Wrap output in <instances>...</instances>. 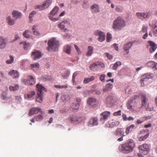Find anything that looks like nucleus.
<instances>
[{
	"label": "nucleus",
	"mask_w": 157,
	"mask_h": 157,
	"mask_svg": "<svg viewBox=\"0 0 157 157\" xmlns=\"http://www.w3.org/2000/svg\"><path fill=\"white\" fill-rule=\"evenodd\" d=\"M126 26L125 20L121 17H118L113 21L112 28L115 31L121 30Z\"/></svg>",
	"instance_id": "f257e3e1"
},
{
	"label": "nucleus",
	"mask_w": 157,
	"mask_h": 157,
	"mask_svg": "<svg viewBox=\"0 0 157 157\" xmlns=\"http://www.w3.org/2000/svg\"><path fill=\"white\" fill-rule=\"evenodd\" d=\"M135 143L132 140H128L127 142L121 145L120 149L122 153L128 154L132 151Z\"/></svg>",
	"instance_id": "f03ea898"
},
{
	"label": "nucleus",
	"mask_w": 157,
	"mask_h": 157,
	"mask_svg": "<svg viewBox=\"0 0 157 157\" xmlns=\"http://www.w3.org/2000/svg\"><path fill=\"white\" fill-rule=\"evenodd\" d=\"M48 46L46 49L49 51H57L59 46V42L56 38H52L49 39L48 42Z\"/></svg>",
	"instance_id": "7ed1b4c3"
},
{
	"label": "nucleus",
	"mask_w": 157,
	"mask_h": 157,
	"mask_svg": "<svg viewBox=\"0 0 157 157\" xmlns=\"http://www.w3.org/2000/svg\"><path fill=\"white\" fill-rule=\"evenodd\" d=\"M52 2V0H46L41 5H36L35 6L36 9H39L40 10H43L47 8L50 6Z\"/></svg>",
	"instance_id": "20e7f679"
},
{
	"label": "nucleus",
	"mask_w": 157,
	"mask_h": 157,
	"mask_svg": "<svg viewBox=\"0 0 157 157\" xmlns=\"http://www.w3.org/2000/svg\"><path fill=\"white\" fill-rule=\"evenodd\" d=\"M68 26L69 22L67 20L63 21L58 25V28L65 32L67 31Z\"/></svg>",
	"instance_id": "39448f33"
},
{
	"label": "nucleus",
	"mask_w": 157,
	"mask_h": 157,
	"mask_svg": "<svg viewBox=\"0 0 157 157\" xmlns=\"http://www.w3.org/2000/svg\"><path fill=\"white\" fill-rule=\"evenodd\" d=\"M139 149L140 152L141 154L146 155L147 153L150 150L149 147L147 144H144L139 147Z\"/></svg>",
	"instance_id": "423d86ee"
},
{
	"label": "nucleus",
	"mask_w": 157,
	"mask_h": 157,
	"mask_svg": "<svg viewBox=\"0 0 157 157\" xmlns=\"http://www.w3.org/2000/svg\"><path fill=\"white\" fill-rule=\"evenodd\" d=\"M70 120L72 123L75 124L80 123L82 121V119L81 117H77L75 115L71 116Z\"/></svg>",
	"instance_id": "0eeeda50"
},
{
	"label": "nucleus",
	"mask_w": 157,
	"mask_h": 157,
	"mask_svg": "<svg viewBox=\"0 0 157 157\" xmlns=\"http://www.w3.org/2000/svg\"><path fill=\"white\" fill-rule=\"evenodd\" d=\"M87 103L90 107L94 108L97 106L98 101L95 98H90L87 100Z\"/></svg>",
	"instance_id": "6e6552de"
},
{
	"label": "nucleus",
	"mask_w": 157,
	"mask_h": 157,
	"mask_svg": "<svg viewBox=\"0 0 157 157\" xmlns=\"http://www.w3.org/2000/svg\"><path fill=\"white\" fill-rule=\"evenodd\" d=\"M95 35L98 36V39L100 42H102L105 40V33L101 31L97 30L95 32Z\"/></svg>",
	"instance_id": "1a4fd4ad"
},
{
	"label": "nucleus",
	"mask_w": 157,
	"mask_h": 157,
	"mask_svg": "<svg viewBox=\"0 0 157 157\" xmlns=\"http://www.w3.org/2000/svg\"><path fill=\"white\" fill-rule=\"evenodd\" d=\"M23 82L26 85H33L35 84V81L34 78L32 76H29L27 79H25L23 81Z\"/></svg>",
	"instance_id": "9d476101"
},
{
	"label": "nucleus",
	"mask_w": 157,
	"mask_h": 157,
	"mask_svg": "<svg viewBox=\"0 0 157 157\" xmlns=\"http://www.w3.org/2000/svg\"><path fill=\"white\" fill-rule=\"evenodd\" d=\"M98 119L97 117H92L88 122V125L90 126L97 125L98 124Z\"/></svg>",
	"instance_id": "9b49d317"
},
{
	"label": "nucleus",
	"mask_w": 157,
	"mask_h": 157,
	"mask_svg": "<svg viewBox=\"0 0 157 157\" xmlns=\"http://www.w3.org/2000/svg\"><path fill=\"white\" fill-rule=\"evenodd\" d=\"M119 122L117 120L114 121L112 120L109 121L108 123L106 124V125L107 127L112 128L117 126L119 124Z\"/></svg>",
	"instance_id": "f8f14e48"
},
{
	"label": "nucleus",
	"mask_w": 157,
	"mask_h": 157,
	"mask_svg": "<svg viewBox=\"0 0 157 157\" xmlns=\"http://www.w3.org/2000/svg\"><path fill=\"white\" fill-rule=\"evenodd\" d=\"M90 10L93 13H96L100 12V7L98 5L94 4L90 6Z\"/></svg>",
	"instance_id": "ddd939ff"
},
{
	"label": "nucleus",
	"mask_w": 157,
	"mask_h": 157,
	"mask_svg": "<svg viewBox=\"0 0 157 157\" xmlns=\"http://www.w3.org/2000/svg\"><path fill=\"white\" fill-rule=\"evenodd\" d=\"M111 113L109 111H105L102 112L100 115L101 117L100 120L101 121L103 120H106L109 118L110 116Z\"/></svg>",
	"instance_id": "4468645a"
},
{
	"label": "nucleus",
	"mask_w": 157,
	"mask_h": 157,
	"mask_svg": "<svg viewBox=\"0 0 157 157\" xmlns=\"http://www.w3.org/2000/svg\"><path fill=\"white\" fill-rule=\"evenodd\" d=\"M114 135L117 137H120L121 136H125L123 130L121 128H117L115 130Z\"/></svg>",
	"instance_id": "2eb2a0df"
},
{
	"label": "nucleus",
	"mask_w": 157,
	"mask_h": 157,
	"mask_svg": "<svg viewBox=\"0 0 157 157\" xmlns=\"http://www.w3.org/2000/svg\"><path fill=\"white\" fill-rule=\"evenodd\" d=\"M36 88L37 93L43 94V91L46 92L47 91V90L44 87L39 84H37L36 85Z\"/></svg>",
	"instance_id": "dca6fc26"
},
{
	"label": "nucleus",
	"mask_w": 157,
	"mask_h": 157,
	"mask_svg": "<svg viewBox=\"0 0 157 157\" xmlns=\"http://www.w3.org/2000/svg\"><path fill=\"white\" fill-rule=\"evenodd\" d=\"M31 54L32 56L33 57L34 60L39 58L42 56L40 52L37 50H35L33 52H32Z\"/></svg>",
	"instance_id": "f3484780"
},
{
	"label": "nucleus",
	"mask_w": 157,
	"mask_h": 157,
	"mask_svg": "<svg viewBox=\"0 0 157 157\" xmlns=\"http://www.w3.org/2000/svg\"><path fill=\"white\" fill-rule=\"evenodd\" d=\"M41 108H33L30 109L29 114V116H31L32 115L35 114L39 112H42L41 111Z\"/></svg>",
	"instance_id": "a211bd4d"
},
{
	"label": "nucleus",
	"mask_w": 157,
	"mask_h": 157,
	"mask_svg": "<svg viewBox=\"0 0 157 157\" xmlns=\"http://www.w3.org/2000/svg\"><path fill=\"white\" fill-rule=\"evenodd\" d=\"M99 65L101 66L102 67H105V65L103 63L101 62H96L90 65V68L91 70L94 71V69L95 67Z\"/></svg>",
	"instance_id": "6ab92c4d"
},
{
	"label": "nucleus",
	"mask_w": 157,
	"mask_h": 157,
	"mask_svg": "<svg viewBox=\"0 0 157 157\" xmlns=\"http://www.w3.org/2000/svg\"><path fill=\"white\" fill-rule=\"evenodd\" d=\"M148 43L150 44V48L149 51L150 52H153L157 48V46L155 43L151 41H148Z\"/></svg>",
	"instance_id": "aec40b11"
},
{
	"label": "nucleus",
	"mask_w": 157,
	"mask_h": 157,
	"mask_svg": "<svg viewBox=\"0 0 157 157\" xmlns=\"http://www.w3.org/2000/svg\"><path fill=\"white\" fill-rule=\"evenodd\" d=\"M7 43V40L3 37H0V48H4Z\"/></svg>",
	"instance_id": "412c9836"
},
{
	"label": "nucleus",
	"mask_w": 157,
	"mask_h": 157,
	"mask_svg": "<svg viewBox=\"0 0 157 157\" xmlns=\"http://www.w3.org/2000/svg\"><path fill=\"white\" fill-rule=\"evenodd\" d=\"M113 87V85L110 83H108L105 85L103 88V91L104 92H106L108 91L111 90Z\"/></svg>",
	"instance_id": "4be33fe9"
},
{
	"label": "nucleus",
	"mask_w": 157,
	"mask_h": 157,
	"mask_svg": "<svg viewBox=\"0 0 157 157\" xmlns=\"http://www.w3.org/2000/svg\"><path fill=\"white\" fill-rule=\"evenodd\" d=\"M8 74L11 76L13 78L16 79L19 76V73L16 70H13L10 71Z\"/></svg>",
	"instance_id": "5701e85b"
},
{
	"label": "nucleus",
	"mask_w": 157,
	"mask_h": 157,
	"mask_svg": "<svg viewBox=\"0 0 157 157\" xmlns=\"http://www.w3.org/2000/svg\"><path fill=\"white\" fill-rule=\"evenodd\" d=\"M79 107V105L78 104H77L76 103H73L71 105L70 109L74 112H76L77 111Z\"/></svg>",
	"instance_id": "b1692460"
},
{
	"label": "nucleus",
	"mask_w": 157,
	"mask_h": 157,
	"mask_svg": "<svg viewBox=\"0 0 157 157\" xmlns=\"http://www.w3.org/2000/svg\"><path fill=\"white\" fill-rule=\"evenodd\" d=\"M16 19L14 20L10 16H8L6 19V21L8 24L10 25H13L15 23V21Z\"/></svg>",
	"instance_id": "393cba45"
},
{
	"label": "nucleus",
	"mask_w": 157,
	"mask_h": 157,
	"mask_svg": "<svg viewBox=\"0 0 157 157\" xmlns=\"http://www.w3.org/2000/svg\"><path fill=\"white\" fill-rule=\"evenodd\" d=\"M148 67L151 68L155 70L157 69V63L153 61H150L147 63Z\"/></svg>",
	"instance_id": "a878e982"
},
{
	"label": "nucleus",
	"mask_w": 157,
	"mask_h": 157,
	"mask_svg": "<svg viewBox=\"0 0 157 157\" xmlns=\"http://www.w3.org/2000/svg\"><path fill=\"white\" fill-rule=\"evenodd\" d=\"M133 43L129 42L125 44L124 46V49L126 51L127 53L129 52L128 50L130 48L132 45Z\"/></svg>",
	"instance_id": "bb28decb"
},
{
	"label": "nucleus",
	"mask_w": 157,
	"mask_h": 157,
	"mask_svg": "<svg viewBox=\"0 0 157 157\" xmlns=\"http://www.w3.org/2000/svg\"><path fill=\"white\" fill-rule=\"evenodd\" d=\"M13 17L17 19V18H20L21 15V13L17 11H14L12 13Z\"/></svg>",
	"instance_id": "cd10ccee"
},
{
	"label": "nucleus",
	"mask_w": 157,
	"mask_h": 157,
	"mask_svg": "<svg viewBox=\"0 0 157 157\" xmlns=\"http://www.w3.org/2000/svg\"><path fill=\"white\" fill-rule=\"evenodd\" d=\"M37 26L38 25H33L32 26V29L34 35L37 36H38L40 35V33L39 32L38 29L36 28Z\"/></svg>",
	"instance_id": "c85d7f7f"
},
{
	"label": "nucleus",
	"mask_w": 157,
	"mask_h": 157,
	"mask_svg": "<svg viewBox=\"0 0 157 157\" xmlns=\"http://www.w3.org/2000/svg\"><path fill=\"white\" fill-rule=\"evenodd\" d=\"M37 96L36 100L37 102L41 103L43 100V94L37 93Z\"/></svg>",
	"instance_id": "c756f323"
},
{
	"label": "nucleus",
	"mask_w": 157,
	"mask_h": 157,
	"mask_svg": "<svg viewBox=\"0 0 157 157\" xmlns=\"http://www.w3.org/2000/svg\"><path fill=\"white\" fill-rule=\"evenodd\" d=\"M94 79V76H92L90 78H85L83 80V83L84 84H87L90 82L92 81Z\"/></svg>",
	"instance_id": "7c9ffc66"
},
{
	"label": "nucleus",
	"mask_w": 157,
	"mask_h": 157,
	"mask_svg": "<svg viewBox=\"0 0 157 157\" xmlns=\"http://www.w3.org/2000/svg\"><path fill=\"white\" fill-rule=\"evenodd\" d=\"M59 9V8L58 6H56L53 8L50 13L55 15L57 14Z\"/></svg>",
	"instance_id": "2f4dec72"
},
{
	"label": "nucleus",
	"mask_w": 157,
	"mask_h": 157,
	"mask_svg": "<svg viewBox=\"0 0 157 157\" xmlns=\"http://www.w3.org/2000/svg\"><path fill=\"white\" fill-rule=\"evenodd\" d=\"M141 100L142 101V106H144L146 105V103L147 101V100L146 98V96L143 95L141 96Z\"/></svg>",
	"instance_id": "473e14b6"
},
{
	"label": "nucleus",
	"mask_w": 157,
	"mask_h": 157,
	"mask_svg": "<svg viewBox=\"0 0 157 157\" xmlns=\"http://www.w3.org/2000/svg\"><path fill=\"white\" fill-rule=\"evenodd\" d=\"M35 93L34 91H32L29 92L27 94L25 95V98H31L33 96L35 95Z\"/></svg>",
	"instance_id": "72a5a7b5"
},
{
	"label": "nucleus",
	"mask_w": 157,
	"mask_h": 157,
	"mask_svg": "<svg viewBox=\"0 0 157 157\" xmlns=\"http://www.w3.org/2000/svg\"><path fill=\"white\" fill-rule=\"evenodd\" d=\"M135 127V125L134 124H132L129 127H127L126 128L125 132L126 134H128L130 131H131L132 130V129L134 128Z\"/></svg>",
	"instance_id": "f704fd0d"
},
{
	"label": "nucleus",
	"mask_w": 157,
	"mask_h": 157,
	"mask_svg": "<svg viewBox=\"0 0 157 157\" xmlns=\"http://www.w3.org/2000/svg\"><path fill=\"white\" fill-rule=\"evenodd\" d=\"M93 48L91 46H89L88 47V51L86 54L87 56H90L93 53Z\"/></svg>",
	"instance_id": "c9c22d12"
},
{
	"label": "nucleus",
	"mask_w": 157,
	"mask_h": 157,
	"mask_svg": "<svg viewBox=\"0 0 157 157\" xmlns=\"http://www.w3.org/2000/svg\"><path fill=\"white\" fill-rule=\"evenodd\" d=\"M19 86L18 84H16L15 86H10L9 89L11 91H16L19 89Z\"/></svg>",
	"instance_id": "e433bc0d"
},
{
	"label": "nucleus",
	"mask_w": 157,
	"mask_h": 157,
	"mask_svg": "<svg viewBox=\"0 0 157 157\" xmlns=\"http://www.w3.org/2000/svg\"><path fill=\"white\" fill-rule=\"evenodd\" d=\"M144 13H140L137 12L136 13V15L137 17L141 20H143L144 18Z\"/></svg>",
	"instance_id": "4c0bfd02"
},
{
	"label": "nucleus",
	"mask_w": 157,
	"mask_h": 157,
	"mask_svg": "<svg viewBox=\"0 0 157 157\" xmlns=\"http://www.w3.org/2000/svg\"><path fill=\"white\" fill-rule=\"evenodd\" d=\"M54 15H53L50 13L48 15V17L49 19L52 21H58L59 20V18H54L53 16Z\"/></svg>",
	"instance_id": "58836bf2"
},
{
	"label": "nucleus",
	"mask_w": 157,
	"mask_h": 157,
	"mask_svg": "<svg viewBox=\"0 0 157 157\" xmlns=\"http://www.w3.org/2000/svg\"><path fill=\"white\" fill-rule=\"evenodd\" d=\"M123 10V8L122 6L118 5L116 7L115 10L117 12L121 13Z\"/></svg>",
	"instance_id": "ea45409f"
},
{
	"label": "nucleus",
	"mask_w": 157,
	"mask_h": 157,
	"mask_svg": "<svg viewBox=\"0 0 157 157\" xmlns=\"http://www.w3.org/2000/svg\"><path fill=\"white\" fill-rule=\"evenodd\" d=\"M121 64V62L120 61H117L114 64L112 69L113 70H116L118 67L120 66Z\"/></svg>",
	"instance_id": "a19ab883"
},
{
	"label": "nucleus",
	"mask_w": 157,
	"mask_h": 157,
	"mask_svg": "<svg viewBox=\"0 0 157 157\" xmlns=\"http://www.w3.org/2000/svg\"><path fill=\"white\" fill-rule=\"evenodd\" d=\"M10 59H8L6 61V63L8 64H11L13 62L14 57L10 55Z\"/></svg>",
	"instance_id": "79ce46f5"
},
{
	"label": "nucleus",
	"mask_w": 157,
	"mask_h": 157,
	"mask_svg": "<svg viewBox=\"0 0 157 157\" xmlns=\"http://www.w3.org/2000/svg\"><path fill=\"white\" fill-rule=\"evenodd\" d=\"M20 44H23L24 48L25 49H27L30 45L29 44V43H26L25 42H21L20 43Z\"/></svg>",
	"instance_id": "37998d69"
},
{
	"label": "nucleus",
	"mask_w": 157,
	"mask_h": 157,
	"mask_svg": "<svg viewBox=\"0 0 157 157\" xmlns=\"http://www.w3.org/2000/svg\"><path fill=\"white\" fill-rule=\"evenodd\" d=\"M149 133H147V134L144 136H141L139 138V140L141 141L144 140L147 138L149 136Z\"/></svg>",
	"instance_id": "c03bdc74"
},
{
	"label": "nucleus",
	"mask_w": 157,
	"mask_h": 157,
	"mask_svg": "<svg viewBox=\"0 0 157 157\" xmlns=\"http://www.w3.org/2000/svg\"><path fill=\"white\" fill-rule=\"evenodd\" d=\"M112 38L111 34L109 32L107 33L106 36V41L107 42H109L111 41V39Z\"/></svg>",
	"instance_id": "a18cd8bd"
},
{
	"label": "nucleus",
	"mask_w": 157,
	"mask_h": 157,
	"mask_svg": "<svg viewBox=\"0 0 157 157\" xmlns=\"http://www.w3.org/2000/svg\"><path fill=\"white\" fill-rule=\"evenodd\" d=\"M108 103L110 104H112L113 103V98L112 96H109L107 98Z\"/></svg>",
	"instance_id": "49530a36"
},
{
	"label": "nucleus",
	"mask_w": 157,
	"mask_h": 157,
	"mask_svg": "<svg viewBox=\"0 0 157 157\" xmlns=\"http://www.w3.org/2000/svg\"><path fill=\"white\" fill-rule=\"evenodd\" d=\"M31 66L32 68H35L37 70L40 67V65L38 63H36L31 64Z\"/></svg>",
	"instance_id": "de8ad7c7"
},
{
	"label": "nucleus",
	"mask_w": 157,
	"mask_h": 157,
	"mask_svg": "<svg viewBox=\"0 0 157 157\" xmlns=\"http://www.w3.org/2000/svg\"><path fill=\"white\" fill-rule=\"evenodd\" d=\"M153 33L156 36H157V22L155 23L154 25Z\"/></svg>",
	"instance_id": "09e8293b"
},
{
	"label": "nucleus",
	"mask_w": 157,
	"mask_h": 157,
	"mask_svg": "<svg viewBox=\"0 0 157 157\" xmlns=\"http://www.w3.org/2000/svg\"><path fill=\"white\" fill-rule=\"evenodd\" d=\"M29 31L28 30H25V32L23 33V36L26 38H30V36L28 34V33L29 32Z\"/></svg>",
	"instance_id": "8fccbe9b"
},
{
	"label": "nucleus",
	"mask_w": 157,
	"mask_h": 157,
	"mask_svg": "<svg viewBox=\"0 0 157 157\" xmlns=\"http://www.w3.org/2000/svg\"><path fill=\"white\" fill-rule=\"evenodd\" d=\"M63 51L67 54H69V45L67 44L65 45L63 47Z\"/></svg>",
	"instance_id": "3c124183"
},
{
	"label": "nucleus",
	"mask_w": 157,
	"mask_h": 157,
	"mask_svg": "<svg viewBox=\"0 0 157 157\" xmlns=\"http://www.w3.org/2000/svg\"><path fill=\"white\" fill-rule=\"evenodd\" d=\"M54 87L57 88L59 89H63V88H67L68 87V86L67 85H63V86H60V85H55L54 86Z\"/></svg>",
	"instance_id": "603ef678"
},
{
	"label": "nucleus",
	"mask_w": 157,
	"mask_h": 157,
	"mask_svg": "<svg viewBox=\"0 0 157 157\" xmlns=\"http://www.w3.org/2000/svg\"><path fill=\"white\" fill-rule=\"evenodd\" d=\"M77 73L75 72L73 74L72 76V82L74 85H76V83L75 81V77L77 75Z\"/></svg>",
	"instance_id": "864d4df0"
},
{
	"label": "nucleus",
	"mask_w": 157,
	"mask_h": 157,
	"mask_svg": "<svg viewBox=\"0 0 157 157\" xmlns=\"http://www.w3.org/2000/svg\"><path fill=\"white\" fill-rule=\"evenodd\" d=\"M35 118L37 121H40L43 119V117L41 115H39L36 116Z\"/></svg>",
	"instance_id": "5fc2aeb1"
},
{
	"label": "nucleus",
	"mask_w": 157,
	"mask_h": 157,
	"mask_svg": "<svg viewBox=\"0 0 157 157\" xmlns=\"http://www.w3.org/2000/svg\"><path fill=\"white\" fill-rule=\"evenodd\" d=\"M105 75L102 74L101 75L100 77V80L102 82H104L105 81Z\"/></svg>",
	"instance_id": "6e6d98bb"
},
{
	"label": "nucleus",
	"mask_w": 157,
	"mask_h": 157,
	"mask_svg": "<svg viewBox=\"0 0 157 157\" xmlns=\"http://www.w3.org/2000/svg\"><path fill=\"white\" fill-rule=\"evenodd\" d=\"M83 7H84V8H86V7H87L88 6H89V5L88 4V2L87 1H86V0H84L83 1Z\"/></svg>",
	"instance_id": "4d7b16f0"
},
{
	"label": "nucleus",
	"mask_w": 157,
	"mask_h": 157,
	"mask_svg": "<svg viewBox=\"0 0 157 157\" xmlns=\"http://www.w3.org/2000/svg\"><path fill=\"white\" fill-rule=\"evenodd\" d=\"M105 54L109 59H111L113 58V56L108 53H105Z\"/></svg>",
	"instance_id": "13d9d810"
},
{
	"label": "nucleus",
	"mask_w": 157,
	"mask_h": 157,
	"mask_svg": "<svg viewBox=\"0 0 157 157\" xmlns=\"http://www.w3.org/2000/svg\"><path fill=\"white\" fill-rule=\"evenodd\" d=\"M147 76V77L148 79H151L153 78L154 76V74L152 73H147L146 74Z\"/></svg>",
	"instance_id": "bf43d9fd"
},
{
	"label": "nucleus",
	"mask_w": 157,
	"mask_h": 157,
	"mask_svg": "<svg viewBox=\"0 0 157 157\" xmlns=\"http://www.w3.org/2000/svg\"><path fill=\"white\" fill-rule=\"evenodd\" d=\"M150 12H147L144 13V19H148L149 17V16L150 15Z\"/></svg>",
	"instance_id": "052dcab7"
},
{
	"label": "nucleus",
	"mask_w": 157,
	"mask_h": 157,
	"mask_svg": "<svg viewBox=\"0 0 157 157\" xmlns=\"http://www.w3.org/2000/svg\"><path fill=\"white\" fill-rule=\"evenodd\" d=\"M141 78L142 79H143L145 81H147L148 79L147 77V75H146V74H144L143 75H142Z\"/></svg>",
	"instance_id": "680f3d73"
},
{
	"label": "nucleus",
	"mask_w": 157,
	"mask_h": 157,
	"mask_svg": "<svg viewBox=\"0 0 157 157\" xmlns=\"http://www.w3.org/2000/svg\"><path fill=\"white\" fill-rule=\"evenodd\" d=\"M121 111L120 110H118L117 112H115L113 113L114 116H120L121 115Z\"/></svg>",
	"instance_id": "e2e57ef3"
},
{
	"label": "nucleus",
	"mask_w": 157,
	"mask_h": 157,
	"mask_svg": "<svg viewBox=\"0 0 157 157\" xmlns=\"http://www.w3.org/2000/svg\"><path fill=\"white\" fill-rule=\"evenodd\" d=\"M147 29V27L145 25H144L142 29V32L143 33H146Z\"/></svg>",
	"instance_id": "0e129e2a"
},
{
	"label": "nucleus",
	"mask_w": 157,
	"mask_h": 157,
	"mask_svg": "<svg viewBox=\"0 0 157 157\" xmlns=\"http://www.w3.org/2000/svg\"><path fill=\"white\" fill-rule=\"evenodd\" d=\"M75 47L77 50V52L78 53H80L81 52V51L78 46L76 45H74Z\"/></svg>",
	"instance_id": "69168bd1"
},
{
	"label": "nucleus",
	"mask_w": 157,
	"mask_h": 157,
	"mask_svg": "<svg viewBox=\"0 0 157 157\" xmlns=\"http://www.w3.org/2000/svg\"><path fill=\"white\" fill-rule=\"evenodd\" d=\"M81 101V99L79 98H77L76 99V101L77 102V104H78L79 105H80V104Z\"/></svg>",
	"instance_id": "338daca9"
},
{
	"label": "nucleus",
	"mask_w": 157,
	"mask_h": 157,
	"mask_svg": "<svg viewBox=\"0 0 157 157\" xmlns=\"http://www.w3.org/2000/svg\"><path fill=\"white\" fill-rule=\"evenodd\" d=\"M144 81H144V80L143 79H142L141 78L140 80V83L141 86H144Z\"/></svg>",
	"instance_id": "774afa93"
}]
</instances>
